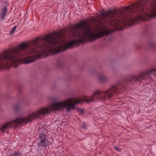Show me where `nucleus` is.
Listing matches in <instances>:
<instances>
[{"label":"nucleus","instance_id":"nucleus-1","mask_svg":"<svg viewBox=\"0 0 156 156\" xmlns=\"http://www.w3.org/2000/svg\"><path fill=\"white\" fill-rule=\"evenodd\" d=\"M83 41V21L75 25L68 37L55 32L4 51L0 54V68L32 63L39 58L78 45Z\"/></svg>","mask_w":156,"mask_h":156},{"label":"nucleus","instance_id":"nucleus-2","mask_svg":"<svg viewBox=\"0 0 156 156\" xmlns=\"http://www.w3.org/2000/svg\"><path fill=\"white\" fill-rule=\"evenodd\" d=\"M81 103L73 98L66 99L62 102H55L48 106L41 108L29 114L26 117L18 118L15 120L0 126V131L3 132L6 129H12L19 124H26L36 119H41L49 114L51 112L66 108V111L69 112L71 109L76 108L75 105Z\"/></svg>","mask_w":156,"mask_h":156},{"label":"nucleus","instance_id":"nucleus-3","mask_svg":"<svg viewBox=\"0 0 156 156\" xmlns=\"http://www.w3.org/2000/svg\"><path fill=\"white\" fill-rule=\"evenodd\" d=\"M118 88L116 86H112L105 91H97L95 92L93 95L89 97L86 96L83 101L87 104L96 101L104 100L111 98L114 93L119 92Z\"/></svg>","mask_w":156,"mask_h":156},{"label":"nucleus","instance_id":"nucleus-4","mask_svg":"<svg viewBox=\"0 0 156 156\" xmlns=\"http://www.w3.org/2000/svg\"><path fill=\"white\" fill-rule=\"evenodd\" d=\"M156 73V69H148L145 72H143L138 76H134L133 79L136 81H140L141 79H144V76H147Z\"/></svg>","mask_w":156,"mask_h":156},{"label":"nucleus","instance_id":"nucleus-5","mask_svg":"<svg viewBox=\"0 0 156 156\" xmlns=\"http://www.w3.org/2000/svg\"><path fill=\"white\" fill-rule=\"evenodd\" d=\"M38 139V141L37 143L39 146L45 147L48 145V141L46 136L44 134H41Z\"/></svg>","mask_w":156,"mask_h":156},{"label":"nucleus","instance_id":"nucleus-6","mask_svg":"<svg viewBox=\"0 0 156 156\" xmlns=\"http://www.w3.org/2000/svg\"><path fill=\"white\" fill-rule=\"evenodd\" d=\"M98 80L101 82L107 81L108 80V78L105 76L103 74H100L98 76Z\"/></svg>","mask_w":156,"mask_h":156},{"label":"nucleus","instance_id":"nucleus-7","mask_svg":"<svg viewBox=\"0 0 156 156\" xmlns=\"http://www.w3.org/2000/svg\"><path fill=\"white\" fill-rule=\"evenodd\" d=\"M6 9L4 8L2 9L0 15L1 19L2 20H4L5 19V17L6 14Z\"/></svg>","mask_w":156,"mask_h":156},{"label":"nucleus","instance_id":"nucleus-8","mask_svg":"<svg viewBox=\"0 0 156 156\" xmlns=\"http://www.w3.org/2000/svg\"><path fill=\"white\" fill-rule=\"evenodd\" d=\"M21 154L19 152H15L14 153L11 154L9 156H21Z\"/></svg>","mask_w":156,"mask_h":156},{"label":"nucleus","instance_id":"nucleus-9","mask_svg":"<svg viewBox=\"0 0 156 156\" xmlns=\"http://www.w3.org/2000/svg\"><path fill=\"white\" fill-rule=\"evenodd\" d=\"M16 26H14L13 27V28L10 31V34H12L14 31H15L16 29Z\"/></svg>","mask_w":156,"mask_h":156},{"label":"nucleus","instance_id":"nucleus-10","mask_svg":"<svg viewBox=\"0 0 156 156\" xmlns=\"http://www.w3.org/2000/svg\"><path fill=\"white\" fill-rule=\"evenodd\" d=\"M78 112H80V114H83L84 113V110L82 108H79L77 110Z\"/></svg>","mask_w":156,"mask_h":156},{"label":"nucleus","instance_id":"nucleus-11","mask_svg":"<svg viewBox=\"0 0 156 156\" xmlns=\"http://www.w3.org/2000/svg\"><path fill=\"white\" fill-rule=\"evenodd\" d=\"M14 109L15 110H18V108L17 106H16L14 107Z\"/></svg>","mask_w":156,"mask_h":156},{"label":"nucleus","instance_id":"nucleus-12","mask_svg":"<svg viewBox=\"0 0 156 156\" xmlns=\"http://www.w3.org/2000/svg\"><path fill=\"white\" fill-rule=\"evenodd\" d=\"M115 149L117 151H120V149L117 147H115Z\"/></svg>","mask_w":156,"mask_h":156},{"label":"nucleus","instance_id":"nucleus-13","mask_svg":"<svg viewBox=\"0 0 156 156\" xmlns=\"http://www.w3.org/2000/svg\"><path fill=\"white\" fill-rule=\"evenodd\" d=\"M82 127L83 128V129H85V127L84 126H82Z\"/></svg>","mask_w":156,"mask_h":156},{"label":"nucleus","instance_id":"nucleus-14","mask_svg":"<svg viewBox=\"0 0 156 156\" xmlns=\"http://www.w3.org/2000/svg\"><path fill=\"white\" fill-rule=\"evenodd\" d=\"M15 66V67H17V66Z\"/></svg>","mask_w":156,"mask_h":156}]
</instances>
